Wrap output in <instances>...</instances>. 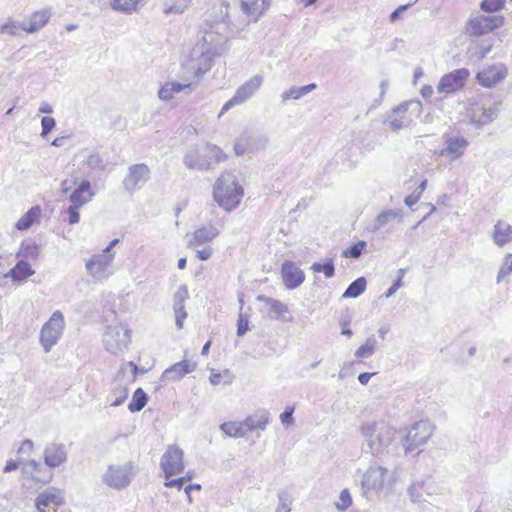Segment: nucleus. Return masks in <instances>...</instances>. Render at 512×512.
<instances>
[{
    "instance_id": "864d4df0",
    "label": "nucleus",
    "mask_w": 512,
    "mask_h": 512,
    "mask_svg": "<svg viewBox=\"0 0 512 512\" xmlns=\"http://www.w3.org/2000/svg\"><path fill=\"white\" fill-rule=\"evenodd\" d=\"M56 121L53 117L44 116L41 119L42 132L41 136L46 137L55 127Z\"/></svg>"
},
{
    "instance_id": "c85d7f7f",
    "label": "nucleus",
    "mask_w": 512,
    "mask_h": 512,
    "mask_svg": "<svg viewBox=\"0 0 512 512\" xmlns=\"http://www.w3.org/2000/svg\"><path fill=\"white\" fill-rule=\"evenodd\" d=\"M52 16L51 8H44L38 11H35L31 17L29 24H25L23 26V31L27 33H35L39 31L42 27H44L49 19Z\"/></svg>"
},
{
    "instance_id": "8fccbe9b",
    "label": "nucleus",
    "mask_w": 512,
    "mask_h": 512,
    "mask_svg": "<svg viewBox=\"0 0 512 512\" xmlns=\"http://www.w3.org/2000/svg\"><path fill=\"white\" fill-rule=\"evenodd\" d=\"M188 297L189 293L186 285L180 286L173 296V308L183 307L184 302Z\"/></svg>"
},
{
    "instance_id": "f8f14e48",
    "label": "nucleus",
    "mask_w": 512,
    "mask_h": 512,
    "mask_svg": "<svg viewBox=\"0 0 512 512\" xmlns=\"http://www.w3.org/2000/svg\"><path fill=\"white\" fill-rule=\"evenodd\" d=\"M387 469L382 466H370L362 476L361 488L366 497L380 492L384 487Z\"/></svg>"
},
{
    "instance_id": "c03bdc74",
    "label": "nucleus",
    "mask_w": 512,
    "mask_h": 512,
    "mask_svg": "<svg viewBox=\"0 0 512 512\" xmlns=\"http://www.w3.org/2000/svg\"><path fill=\"white\" fill-rule=\"evenodd\" d=\"M23 26H25V23H18L9 19L6 23L0 25V34L16 36L19 30H23Z\"/></svg>"
},
{
    "instance_id": "6ab92c4d",
    "label": "nucleus",
    "mask_w": 512,
    "mask_h": 512,
    "mask_svg": "<svg viewBox=\"0 0 512 512\" xmlns=\"http://www.w3.org/2000/svg\"><path fill=\"white\" fill-rule=\"evenodd\" d=\"M67 460V450L64 444L49 443L44 449V462L49 468H57Z\"/></svg>"
},
{
    "instance_id": "bb28decb",
    "label": "nucleus",
    "mask_w": 512,
    "mask_h": 512,
    "mask_svg": "<svg viewBox=\"0 0 512 512\" xmlns=\"http://www.w3.org/2000/svg\"><path fill=\"white\" fill-rule=\"evenodd\" d=\"M195 84L193 82L183 84L175 81L167 82L159 89L158 97L163 101H168L173 98L175 93L184 91L187 95L191 94Z\"/></svg>"
},
{
    "instance_id": "20e7f679",
    "label": "nucleus",
    "mask_w": 512,
    "mask_h": 512,
    "mask_svg": "<svg viewBox=\"0 0 512 512\" xmlns=\"http://www.w3.org/2000/svg\"><path fill=\"white\" fill-rule=\"evenodd\" d=\"M244 191L234 174L222 173L213 187V197L217 204L227 212L236 209L241 202Z\"/></svg>"
},
{
    "instance_id": "f257e3e1",
    "label": "nucleus",
    "mask_w": 512,
    "mask_h": 512,
    "mask_svg": "<svg viewBox=\"0 0 512 512\" xmlns=\"http://www.w3.org/2000/svg\"><path fill=\"white\" fill-rule=\"evenodd\" d=\"M359 430L367 452L380 461L388 460L398 454L399 445L395 441L397 430L388 422L383 420L364 422Z\"/></svg>"
},
{
    "instance_id": "c756f323",
    "label": "nucleus",
    "mask_w": 512,
    "mask_h": 512,
    "mask_svg": "<svg viewBox=\"0 0 512 512\" xmlns=\"http://www.w3.org/2000/svg\"><path fill=\"white\" fill-rule=\"evenodd\" d=\"M492 238L498 247H503L512 242V226L502 220L497 221L494 225Z\"/></svg>"
},
{
    "instance_id": "a18cd8bd",
    "label": "nucleus",
    "mask_w": 512,
    "mask_h": 512,
    "mask_svg": "<svg viewBox=\"0 0 512 512\" xmlns=\"http://www.w3.org/2000/svg\"><path fill=\"white\" fill-rule=\"evenodd\" d=\"M497 115L496 107L483 108L482 113L479 117L474 115V121L479 125H486L491 123Z\"/></svg>"
},
{
    "instance_id": "412c9836",
    "label": "nucleus",
    "mask_w": 512,
    "mask_h": 512,
    "mask_svg": "<svg viewBox=\"0 0 512 512\" xmlns=\"http://www.w3.org/2000/svg\"><path fill=\"white\" fill-rule=\"evenodd\" d=\"M268 143L265 137H253L248 134L241 135L234 144L236 155L242 156L259 148H264Z\"/></svg>"
},
{
    "instance_id": "4468645a",
    "label": "nucleus",
    "mask_w": 512,
    "mask_h": 512,
    "mask_svg": "<svg viewBox=\"0 0 512 512\" xmlns=\"http://www.w3.org/2000/svg\"><path fill=\"white\" fill-rule=\"evenodd\" d=\"M469 75L468 69L460 68L442 76L437 85L438 93L451 94L460 90L465 85Z\"/></svg>"
},
{
    "instance_id": "7c9ffc66",
    "label": "nucleus",
    "mask_w": 512,
    "mask_h": 512,
    "mask_svg": "<svg viewBox=\"0 0 512 512\" xmlns=\"http://www.w3.org/2000/svg\"><path fill=\"white\" fill-rule=\"evenodd\" d=\"M269 3L266 0H241V8L245 14L252 17L254 21L268 9Z\"/></svg>"
},
{
    "instance_id": "f704fd0d",
    "label": "nucleus",
    "mask_w": 512,
    "mask_h": 512,
    "mask_svg": "<svg viewBox=\"0 0 512 512\" xmlns=\"http://www.w3.org/2000/svg\"><path fill=\"white\" fill-rule=\"evenodd\" d=\"M221 431L229 437L242 438L246 436V426L243 422H225L220 425Z\"/></svg>"
},
{
    "instance_id": "1a4fd4ad",
    "label": "nucleus",
    "mask_w": 512,
    "mask_h": 512,
    "mask_svg": "<svg viewBox=\"0 0 512 512\" xmlns=\"http://www.w3.org/2000/svg\"><path fill=\"white\" fill-rule=\"evenodd\" d=\"M183 455V450L176 445L169 446L162 455L160 466L167 480H169L171 476L183 472Z\"/></svg>"
},
{
    "instance_id": "774afa93",
    "label": "nucleus",
    "mask_w": 512,
    "mask_h": 512,
    "mask_svg": "<svg viewBox=\"0 0 512 512\" xmlns=\"http://www.w3.org/2000/svg\"><path fill=\"white\" fill-rule=\"evenodd\" d=\"M291 508L290 505L282 500V497H280V503L277 507L276 512H290Z\"/></svg>"
},
{
    "instance_id": "a19ab883",
    "label": "nucleus",
    "mask_w": 512,
    "mask_h": 512,
    "mask_svg": "<svg viewBox=\"0 0 512 512\" xmlns=\"http://www.w3.org/2000/svg\"><path fill=\"white\" fill-rule=\"evenodd\" d=\"M377 345V340L374 336L367 338L365 343L361 345L355 352L357 358H369L373 355Z\"/></svg>"
},
{
    "instance_id": "09e8293b",
    "label": "nucleus",
    "mask_w": 512,
    "mask_h": 512,
    "mask_svg": "<svg viewBox=\"0 0 512 512\" xmlns=\"http://www.w3.org/2000/svg\"><path fill=\"white\" fill-rule=\"evenodd\" d=\"M189 2H190V0H177L172 5L166 4V7L164 8V13L166 15H169L172 13L181 14L187 9Z\"/></svg>"
},
{
    "instance_id": "4be33fe9",
    "label": "nucleus",
    "mask_w": 512,
    "mask_h": 512,
    "mask_svg": "<svg viewBox=\"0 0 512 512\" xmlns=\"http://www.w3.org/2000/svg\"><path fill=\"white\" fill-rule=\"evenodd\" d=\"M257 301L263 302L265 306L260 310V312L269 318L281 319L284 315L289 311L288 306L283 302L267 297L265 295H258Z\"/></svg>"
},
{
    "instance_id": "dca6fc26",
    "label": "nucleus",
    "mask_w": 512,
    "mask_h": 512,
    "mask_svg": "<svg viewBox=\"0 0 512 512\" xmlns=\"http://www.w3.org/2000/svg\"><path fill=\"white\" fill-rule=\"evenodd\" d=\"M503 16H475L469 21L468 32L474 36L484 35L503 25Z\"/></svg>"
},
{
    "instance_id": "680f3d73",
    "label": "nucleus",
    "mask_w": 512,
    "mask_h": 512,
    "mask_svg": "<svg viewBox=\"0 0 512 512\" xmlns=\"http://www.w3.org/2000/svg\"><path fill=\"white\" fill-rule=\"evenodd\" d=\"M410 6L411 3H408L405 5H400L396 10H394L390 15L391 22H395L399 18L400 14L406 11Z\"/></svg>"
},
{
    "instance_id": "cd10ccee",
    "label": "nucleus",
    "mask_w": 512,
    "mask_h": 512,
    "mask_svg": "<svg viewBox=\"0 0 512 512\" xmlns=\"http://www.w3.org/2000/svg\"><path fill=\"white\" fill-rule=\"evenodd\" d=\"M218 234L219 230L213 224H208L207 226H203L195 230L188 241V245L189 247L203 245L205 243L211 242L218 236Z\"/></svg>"
},
{
    "instance_id": "5701e85b",
    "label": "nucleus",
    "mask_w": 512,
    "mask_h": 512,
    "mask_svg": "<svg viewBox=\"0 0 512 512\" xmlns=\"http://www.w3.org/2000/svg\"><path fill=\"white\" fill-rule=\"evenodd\" d=\"M411 102H404L394 108L386 118V122L393 131H399L400 129L407 127L410 120L406 117L408 106Z\"/></svg>"
},
{
    "instance_id": "ddd939ff",
    "label": "nucleus",
    "mask_w": 512,
    "mask_h": 512,
    "mask_svg": "<svg viewBox=\"0 0 512 512\" xmlns=\"http://www.w3.org/2000/svg\"><path fill=\"white\" fill-rule=\"evenodd\" d=\"M113 260L114 254L93 255L86 263V270L95 280H105L112 274Z\"/></svg>"
},
{
    "instance_id": "72a5a7b5",
    "label": "nucleus",
    "mask_w": 512,
    "mask_h": 512,
    "mask_svg": "<svg viewBox=\"0 0 512 512\" xmlns=\"http://www.w3.org/2000/svg\"><path fill=\"white\" fill-rule=\"evenodd\" d=\"M40 216L41 208L39 206H33L17 221L15 227L19 231L27 230L34 222L39 220Z\"/></svg>"
},
{
    "instance_id": "4d7b16f0",
    "label": "nucleus",
    "mask_w": 512,
    "mask_h": 512,
    "mask_svg": "<svg viewBox=\"0 0 512 512\" xmlns=\"http://www.w3.org/2000/svg\"><path fill=\"white\" fill-rule=\"evenodd\" d=\"M173 309H174V313H175L176 327H177V329H182L183 321L187 317V312L185 310V306L175 307Z\"/></svg>"
},
{
    "instance_id": "0e129e2a",
    "label": "nucleus",
    "mask_w": 512,
    "mask_h": 512,
    "mask_svg": "<svg viewBox=\"0 0 512 512\" xmlns=\"http://www.w3.org/2000/svg\"><path fill=\"white\" fill-rule=\"evenodd\" d=\"M33 446H34V445H33L32 440H30V439H26V440H24V441L22 442V445L20 446V448H19V451H18V452H19V453L30 452V451H32Z\"/></svg>"
},
{
    "instance_id": "0eeeda50",
    "label": "nucleus",
    "mask_w": 512,
    "mask_h": 512,
    "mask_svg": "<svg viewBox=\"0 0 512 512\" xmlns=\"http://www.w3.org/2000/svg\"><path fill=\"white\" fill-rule=\"evenodd\" d=\"M64 330V316L59 310L55 311L50 319L43 325L40 332V342L45 350L49 352L58 342Z\"/></svg>"
},
{
    "instance_id": "5fc2aeb1",
    "label": "nucleus",
    "mask_w": 512,
    "mask_h": 512,
    "mask_svg": "<svg viewBox=\"0 0 512 512\" xmlns=\"http://www.w3.org/2000/svg\"><path fill=\"white\" fill-rule=\"evenodd\" d=\"M226 377V380L224 381V384H231L232 382V376L230 375L228 370L224 371V374L221 373H212L209 377V381L213 386H216L220 384L222 377Z\"/></svg>"
},
{
    "instance_id": "a211bd4d",
    "label": "nucleus",
    "mask_w": 512,
    "mask_h": 512,
    "mask_svg": "<svg viewBox=\"0 0 512 512\" xmlns=\"http://www.w3.org/2000/svg\"><path fill=\"white\" fill-rule=\"evenodd\" d=\"M507 73V67L503 63H497L480 71L477 80L481 86L491 88L500 83Z\"/></svg>"
},
{
    "instance_id": "3c124183",
    "label": "nucleus",
    "mask_w": 512,
    "mask_h": 512,
    "mask_svg": "<svg viewBox=\"0 0 512 512\" xmlns=\"http://www.w3.org/2000/svg\"><path fill=\"white\" fill-rule=\"evenodd\" d=\"M352 504V497L348 489H343L339 495V501L335 503L339 511L346 510Z\"/></svg>"
},
{
    "instance_id": "13d9d810",
    "label": "nucleus",
    "mask_w": 512,
    "mask_h": 512,
    "mask_svg": "<svg viewBox=\"0 0 512 512\" xmlns=\"http://www.w3.org/2000/svg\"><path fill=\"white\" fill-rule=\"evenodd\" d=\"M79 207L76 206H69L67 208V214H68V222L71 225L77 224L80 220V214H79Z\"/></svg>"
},
{
    "instance_id": "37998d69",
    "label": "nucleus",
    "mask_w": 512,
    "mask_h": 512,
    "mask_svg": "<svg viewBox=\"0 0 512 512\" xmlns=\"http://www.w3.org/2000/svg\"><path fill=\"white\" fill-rule=\"evenodd\" d=\"M140 0H113L111 7L115 11L130 13L136 9Z\"/></svg>"
},
{
    "instance_id": "e2e57ef3",
    "label": "nucleus",
    "mask_w": 512,
    "mask_h": 512,
    "mask_svg": "<svg viewBox=\"0 0 512 512\" xmlns=\"http://www.w3.org/2000/svg\"><path fill=\"white\" fill-rule=\"evenodd\" d=\"M212 255V248L210 246H207L201 250L197 251V257L202 260H208Z\"/></svg>"
},
{
    "instance_id": "58836bf2",
    "label": "nucleus",
    "mask_w": 512,
    "mask_h": 512,
    "mask_svg": "<svg viewBox=\"0 0 512 512\" xmlns=\"http://www.w3.org/2000/svg\"><path fill=\"white\" fill-rule=\"evenodd\" d=\"M491 49L492 45L490 44H475L468 48L467 55L469 59L481 61L488 55Z\"/></svg>"
},
{
    "instance_id": "39448f33",
    "label": "nucleus",
    "mask_w": 512,
    "mask_h": 512,
    "mask_svg": "<svg viewBox=\"0 0 512 512\" xmlns=\"http://www.w3.org/2000/svg\"><path fill=\"white\" fill-rule=\"evenodd\" d=\"M434 431V426L428 420H421L414 423L407 431L405 438L402 441L404 453L407 455L418 450L425 445L430 439Z\"/></svg>"
},
{
    "instance_id": "9d476101",
    "label": "nucleus",
    "mask_w": 512,
    "mask_h": 512,
    "mask_svg": "<svg viewBox=\"0 0 512 512\" xmlns=\"http://www.w3.org/2000/svg\"><path fill=\"white\" fill-rule=\"evenodd\" d=\"M262 82L263 78L259 75H255L244 84H242L236 90L234 96L223 105L219 116L223 115L230 108L247 101L260 88Z\"/></svg>"
},
{
    "instance_id": "7ed1b4c3",
    "label": "nucleus",
    "mask_w": 512,
    "mask_h": 512,
    "mask_svg": "<svg viewBox=\"0 0 512 512\" xmlns=\"http://www.w3.org/2000/svg\"><path fill=\"white\" fill-rule=\"evenodd\" d=\"M226 159L220 147L207 142L191 146L184 154L183 163L190 170L204 172L215 169Z\"/></svg>"
},
{
    "instance_id": "b1692460",
    "label": "nucleus",
    "mask_w": 512,
    "mask_h": 512,
    "mask_svg": "<svg viewBox=\"0 0 512 512\" xmlns=\"http://www.w3.org/2000/svg\"><path fill=\"white\" fill-rule=\"evenodd\" d=\"M95 193L91 189V183L89 180H82L78 187H76L69 196L73 206L82 207L86 203L90 202L94 197Z\"/></svg>"
},
{
    "instance_id": "2eb2a0df",
    "label": "nucleus",
    "mask_w": 512,
    "mask_h": 512,
    "mask_svg": "<svg viewBox=\"0 0 512 512\" xmlns=\"http://www.w3.org/2000/svg\"><path fill=\"white\" fill-rule=\"evenodd\" d=\"M150 178V169L144 164H134L128 168V173L123 180L125 189L133 193L140 189Z\"/></svg>"
},
{
    "instance_id": "393cba45",
    "label": "nucleus",
    "mask_w": 512,
    "mask_h": 512,
    "mask_svg": "<svg viewBox=\"0 0 512 512\" xmlns=\"http://www.w3.org/2000/svg\"><path fill=\"white\" fill-rule=\"evenodd\" d=\"M195 369V364H191L187 360H183L173 364L167 368L161 375L163 381H178L186 374L191 373Z\"/></svg>"
},
{
    "instance_id": "49530a36",
    "label": "nucleus",
    "mask_w": 512,
    "mask_h": 512,
    "mask_svg": "<svg viewBox=\"0 0 512 512\" xmlns=\"http://www.w3.org/2000/svg\"><path fill=\"white\" fill-rule=\"evenodd\" d=\"M367 243L363 240L358 241L356 244L350 246L342 252V256L346 258L358 259L363 250L366 248Z\"/></svg>"
},
{
    "instance_id": "a878e982",
    "label": "nucleus",
    "mask_w": 512,
    "mask_h": 512,
    "mask_svg": "<svg viewBox=\"0 0 512 512\" xmlns=\"http://www.w3.org/2000/svg\"><path fill=\"white\" fill-rule=\"evenodd\" d=\"M403 213L401 209H388L382 211L377 215L375 220L369 225L368 230L370 232H377L384 227H386L389 223L397 220L400 222L402 220Z\"/></svg>"
},
{
    "instance_id": "052dcab7",
    "label": "nucleus",
    "mask_w": 512,
    "mask_h": 512,
    "mask_svg": "<svg viewBox=\"0 0 512 512\" xmlns=\"http://www.w3.org/2000/svg\"><path fill=\"white\" fill-rule=\"evenodd\" d=\"M128 397V389L126 387H121L119 389V394L118 396L116 397V399L111 403V406L113 407H118V406H121L125 400L127 399Z\"/></svg>"
},
{
    "instance_id": "f3484780",
    "label": "nucleus",
    "mask_w": 512,
    "mask_h": 512,
    "mask_svg": "<svg viewBox=\"0 0 512 512\" xmlns=\"http://www.w3.org/2000/svg\"><path fill=\"white\" fill-rule=\"evenodd\" d=\"M64 503L61 490L49 487L40 493L35 501L39 512H56L57 507Z\"/></svg>"
},
{
    "instance_id": "e433bc0d",
    "label": "nucleus",
    "mask_w": 512,
    "mask_h": 512,
    "mask_svg": "<svg viewBox=\"0 0 512 512\" xmlns=\"http://www.w3.org/2000/svg\"><path fill=\"white\" fill-rule=\"evenodd\" d=\"M148 396L142 388H137L132 396V400L128 405L130 412L135 413L141 411L147 404Z\"/></svg>"
},
{
    "instance_id": "6e6d98bb",
    "label": "nucleus",
    "mask_w": 512,
    "mask_h": 512,
    "mask_svg": "<svg viewBox=\"0 0 512 512\" xmlns=\"http://www.w3.org/2000/svg\"><path fill=\"white\" fill-rule=\"evenodd\" d=\"M249 330V320L248 316L243 313L239 314L238 322H237V335L243 336Z\"/></svg>"
},
{
    "instance_id": "aec40b11",
    "label": "nucleus",
    "mask_w": 512,
    "mask_h": 512,
    "mask_svg": "<svg viewBox=\"0 0 512 512\" xmlns=\"http://www.w3.org/2000/svg\"><path fill=\"white\" fill-rule=\"evenodd\" d=\"M281 274L288 289L299 287L305 280L304 272L292 261H285L282 264Z\"/></svg>"
},
{
    "instance_id": "ea45409f",
    "label": "nucleus",
    "mask_w": 512,
    "mask_h": 512,
    "mask_svg": "<svg viewBox=\"0 0 512 512\" xmlns=\"http://www.w3.org/2000/svg\"><path fill=\"white\" fill-rule=\"evenodd\" d=\"M102 159L98 154H90L82 162L80 169L86 176H89L93 170L99 169Z\"/></svg>"
},
{
    "instance_id": "bf43d9fd",
    "label": "nucleus",
    "mask_w": 512,
    "mask_h": 512,
    "mask_svg": "<svg viewBox=\"0 0 512 512\" xmlns=\"http://www.w3.org/2000/svg\"><path fill=\"white\" fill-rule=\"evenodd\" d=\"M294 407H286V409L280 414V420L284 425H290L293 423Z\"/></svg>"
},
{
    "instance_id": "2f4dec72",
    "label": "nucleus",
    "mask_w": 512,
    "mask_h": 512,
    "mask_svg": "<svg viewBox=\"0 0 512 512\" xmlns=\"http://www.w3.org/2000/svg\"><path fill=\"white\" fill-rule=\"evenodd\" d=\"M270 423V413L269 411L263 409L258 411L253 416H248L244 419V424L246 429L249 431L260 429L265 430L267 425Z\"/></svg>"
},
{
    "instance_id": "c9c22d12",
    "label": "nucleus",
    "mask_w": 512,
    "mask_h": 512,
    "mask_svg": "<svg viewBox=\"0 0 512 512\" xmlns=\"http://www.w3.org/2000/svg\"><path fill=\"white\" fill-rule=\"evenodd\" d=\"M316 87L317 85L315 83H310L301 87L292 86L281 94V98L283 101H287L289 99H300L304 95L316 89Z\"/></svg>"
},
{
    "instance_id": "603ef678",
    "label": "nucleus",
    "mask_w": 512,
    "mask_h": 512,
    "mask_svg": "<svg viewBox=\"0 0 512 512\" xmlns=\"http://www.w3.org/2000/svg\"><path fill=\"white\" fill-rule=\"evenodd\" d=\"M505 0H483L481 2V9L486 12H495L503 8Z\"/></svg>"
},
{
    "instance_id": "9b49d317",
    "label": "nucleus",
    "mask_w": 512,
    "mask_h": 512,
    "mask_svg": "<svg viewBox=\"0 0 512 512\" xmlns=\"http://www.w3.org/2000/svg\"><path fill=\"white\" fill-rule=\"evenodd\" d=\"M132 465L125 463L123 465H110L103 475V482L109 487L122 489L131 482Z\"/></svg>"
},
{
    "instance_id": "4c0bfd02",
    "label": "nucleus",
    "mask_w": 512,
    "mask_h": 512,
    "mask_svg": "<svg viewBox=\"0 0 512 512\" xmlns=\"http://www.w3.org/2000/svg\"><path fill=\"white\" fill-rule=\"evenodd\" d=\"M367 281L364 277H359L354 280L343 293L344 298H357L366 289Z\"/></svg>"
},
{
    "instance_id": "69168bd1",
    "label": "nucleus",
    "mask_w": 512,
    "mask_h": 512,
    "mask_svg": "<svg viewBox=\"0 0 512 512\" xmlns=\"http://www.w3.org/2000/svg\"><path fill=\"white\" fill-rule=\"evenodd\" d=\"M76 184H77V179L76 178H74L73 180H68V179L64 180L62 182V185H61L62 186V192L63 193L69 192L71 190V188H72V185H76Z\"/></svg>"
},
{
    "instance_id": "338daca9",
    "label": "nucleus",
    "mask_w": 512,
    "mask_h": 512,
    "mask_svg": "<svg viewBox=\"0 0 512 512\" xmlns=\"http://www.w3.org/2000/svg\"><path fill=\"white\" fill-rule=\"evenodd\" d=\"M420 199V195H417V194H411V195H408L405 197L404 199V203L411 207L413 206L414 204H416Z\"/></svg>"
},
{
    "instance_id": "de8ad7c7",
    "label": "nucleus",
    "mask_w": 512,
    "mask_h": 512,
    "mask_svg": "<svg viewBox=\"0 0 512 512\" xmlns=\"http://www.w3.org/2000/svg\"><path fill=\"white\" fill-rule=\"evenodd\" d=\"M512 272V254H506L497 274V282L507 277Z\"/></svg>"
},
{
    "instance_id": "6e6552de",
    "label": "nucleus",
    "mask_w": 512,
    "mask_h": 512,
    "mask_svg": "<svg viewBox=\"0 0 512 512\" xmlns=\"http://www.w3.org/2000/svg\"><path fill=\"white\" fill-rule=\"evenodd\" d=\"M442 140L443 147L435 151V155L438 157H448L450 161L460 159L469 146V141L459 134L446 132L442 135Z\"/></svg>"
},
{
    "instance_id": "473e14b6",
    "label": "nucleus",
    "mask_w": 512,
    "mask_h": 512,
    "mask_svg": "<svg viewBox=\"0 0 512 512\" xmlns=\"http://www.w3.org/2000/svg\"><path fill=\"white\" fill-rule=\"evenodd\" d=\"M34 273L35 271L31 268L30 264L21 260L5 275V277H11L14 281H23Z\"/></svg>"
},
{
    "instance_id": "423d86ee",
    "label": "nucleus",
    "mask_w": 512,
    "mask_h": 512,
    "mask_svg": "<svg viewBox=\"0 0 512 512\" xmlns=\"http://www.w3.org/2000/svg\"><path fill=\"white\" fill-rule=\"evenodd\" d=\"M131 342V331L123 324L109 325L103 334V345L113 355L123 353Z\"/></svg>"
},
{
    "instance_id": "79ce46f5",
    "label": "nucleus",
    "mask_w": 512,
    "mask_h": 512,
    "mask_svg": "<svg viewBox=\"0 0 512 512\" xmlns=\"http://www.w3.org/2000/svg\"><path fill=\"white\" fill-rule=\"evenodd\" d=\"M311 269L316 273H324L326 278H331L334 276L335 266L333 259L329 258L325 261V263L315 262L312 264Z\"/></svg>"
},
{
    "instance_id": "f03ea898",
    "label": "nucleus",
    "mask_w": 512,
    "mask_h": 512,
    "mask_svg": "<svg viewBox=\"0 0 512 512\" xmlns=\"http://www.w3.org/2000/svg\"><path fill=\"white\" fill-rule=\"evenodd\" d=\"M225 41V36L213 30L204 32L191 52L190 62L191 69L194 70V77L200 79L210 70L214 56L222 52Z\"/></svg>"
}]
</instances>
